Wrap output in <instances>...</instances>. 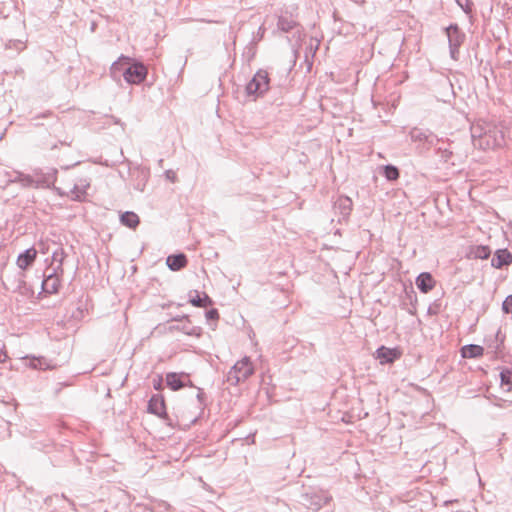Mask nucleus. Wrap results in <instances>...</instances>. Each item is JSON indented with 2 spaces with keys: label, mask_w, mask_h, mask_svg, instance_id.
Wrapping results in <instances>:
<instances>
[{
  "label": "nucleus",
  "mask_w": 512,
  "mask_h": 512,
  "mask_svg": "<svg viewBox=\"0 0 512 512\" xmlns=\"http://www.w3.org/2000/svg\"><path fill=\"white\" fill-rule=\"evenodd\" d=\"M160 386V382L158 384H155L154 387L157 389Z\"/></svg>",
  "instance_id": "a19ab883"
},
{
  "label": "nucleus",
  "mask_w": 512,
  "mask_h": 512,
  "mask_svg": "<svg viewBox=\"0 0 512 512\" xmlns=\"http://www.w3.org/2000/svg\"><path fill=\"white\" fill-rule=\"evenodd\" d=\"M148 411L160 417L165 415V403L163 398L159 395L152 396L148 403Z\"/></svg>",
  "instance_id": "2eb2a0df"
},
{
  "label": "nucleus",
  "mask_w": 512,
  "mask_h": 512,
  "mask_svg": "<svg viewBox=\"0 0 512 512\" xmlns=\"http://www.w3.org/2000/svg\"><path fill=\"white\" fill-rule=\"evenodd\" d=\"M197 398L200 402H202V398H203V392L201 389H198V394H197Z\"/></svg>",
  "instance_id": "e433bc0d"
},
{
  "label": "nucleus",
  "mask_w": 512,
  "mask_h": 512,
  "mask_svg": "<svg viewBox=\"0 0 512 512\" xmlns=\"http://www.w3.org/2000/svg\"><path fill=\"white\" fill-rule=\"evenodd\" d=\"M160 506H162V507H163L164 509H166V510L170 507V505H169L168 503H166V502H162V503L160 504Z\"/></svg>",
  "instance_id": "4c0bfd02"
},
{
  "label": "nucleus",
  "mask_w": 512,
  "mask_h": 512,
  "mask_svg": "<svg viewBox=\"0 0 512 512\" xmlns=\"http://www.w3.org/2000/svg\"><path fill=\"white\" fill-rule=\"evenodd\" d=\"M296 24L297 22L292 16L281 15L278 18L277 27L283 32H289L296 26Z\"/></svg>",
  "instance_id": "aec40b11"
},
{
  "label": "nucleus",
  "mask_w": 512,
  "mask_h": 512,
  "mask_svg": "<svg viewBox=\"0 0 512 512\" xmlns=\"http://www.w3.org/2000/svg\"><path fill=\"white\" fill-rule=\"evenodd\" d=\"M66 257L65 251L62 247H58L52 253V269L55 272L63 273V261Z\"/></svg>",
  "instance_id": "f3484780"
},
{
  "label": "nucleus",
  "mask_w": 512,
  "mask_h": 512,
  "mask_svg": "<svg viewBox=\"0 0 512 512\" xmlns=\"http://www.w3.org/2000/svg\"><path fill=\"white\" fill-rule=\"evenodd\" d=\"M502 308L505 313H510L512 315V295L506 297L502 304Z\"/></svg>",
  "instance_id": "a878e982"
},
{
  "label": "nucleus",
  "mask_w": 512,
  "mask_h": 512,
  "mask_svg": "<svg viewBox=\"0 0 512 512\" xmlns=\"http://www.w3.org/2000/svg\"><path fill=\"white\" fill-rule=\"evenodd\" d=\"M352 200L347 196H340L334 203V210L340 214L338 222L346 221L352 211Z\"/></svg>",
  "instance_id": "0eeeda50"
},
{
  "label": "nucleus",
  "mask_w": 512,
  "mask_h": 512,
  "mask_svg": "<svg viewBox=\"0 0 512 512\" xmlns=\"http://www.w3.org/2000/svg\"><path fill=\"white\" fill-rule=\"evenodd\" d=\"M184 378H188L185 373L170 372L166 375V383L172 390L176 391L185 386Z\"/></svg>",
  "instance_id": "ddd939ff"
},
{
  "label": "nucleus",
  "mask_w": 512,
  "mask_h": 512,
  "mask_svg": "<svg viewBox=\"0 0 512 512\" xmlns=\"http://www.w3.org/2000/svg\"><path fill=\"white\" fill-rule=\"evenodd\" d=\"M8 355L5 351H0V363L6 362Z\"/></svg>",
  "instance_id": "f704fd0d"
},
{
  "label": "nucleus",
  "mask_w": 512,
  "mask_h": 512,
  "mask_svg": "<svg viewBox=\"0 0 512 512\" xmlns=\"http://www.w3.org/2000/svg\"><path fill=\"white\" fill-rule=\"evenodd\" d=\"M30 365H31L32 368H35V369L42 368V362L39 359L38 360H33Z\"/></svg>",
  "instance_id": "473e14b6"
},
{
  "label": "nucleus",
  "mask_w": 512,
  "mask_h": 512,
  "mask_svg": "<svg viewBox=\"0 0 512 512\" xmlns=\"http://www.w3.org/2000/svg\"><path fill=\"white\" fill-rule=\"evenodd\" d=\"M72 194L75 199H80L84 194V190H81L78 185H75L72 190Z\"/></svg>",
  "instance_id": "c756f323"
},
{
  "label": "nucleus",
  "mask_w": 512,
  "mask_h": 512,
  "mask_svg": "<svg viewBox=\"0 0 512 512\" xmlns=\"http://www.w3.org/2000/svg\"><path fill=\"white\" fill-rule=\"evenodd\" d=\"M254 373V367L249 357L237 361L229 370L226 380L231 385H238Z\"/></svg>",
  "instance_id": "f03ea898"
},
{
  "label": "nucleus",
  "mask_w": 512,
  "mask_h": 512,
  "mask_svg": "<svg viewBox=\"0 0 512 512\" xmlns=\"http://www.w3.org/2000/svg\"><path fill=\"white\" fill-rule=\"evenodd\" d=\"M472 143L481 150H494L504 144L502 129L488 121L478 120L470 128Z\"/></svg>",
  "instance_id": "f257e3e1"
},
{
  "label": "nucleus",
  "mask_w": 512,
  "mask_h": 512,
  "mask_svg": "<svg viewBox=\"0 0 512 512\" xmlns=\"http://www.w3.org/2000/svg\"><path fill=\"white\" fill-rule=\"evenodd\" d=\"M59 273L55 272L52 269V272L49 273L45 279L42 281V290L45 293L53 294L58 292L59 286H60V280H59Z\"/></svg>",
  "instance_id": "1a4fd4ad"
},
{
  "label": "nucleus",
  "mask_w": 512,
  "mask_h": 512,
  "mask_svg": "<svg viewBox=\"0 0 512 512\" xmlns=\"http://www.w3.org/2000/svg\"><path fill=\"white\" fill-rule=\"evenodd\" d=\"M384 176L389 181H394L399 177L398 169L393 165H386L384 167Z\"/></svg>",
  "instance_id": "b1692460"
},
{
  "label": "nucleus",
  "mask_w": 512,
  "mask_h": 512,
  "mask_svg": "<svg viewBox=\"0 0 512 512\" xmlns=\"http://www.w3.org/2000/svg\"><path fill=\"white\" fill-rule=\"evenodd\" d=\"M508 137L512 140V126L508 129Z\"/></svg>",
  "instance_id": "58836bf2"
},
{
  "label": "nucleus",
  "mask_w": 512,
  "mask_h": 512,
  "mask_svg": "<svg viewBox=\"0 0 512 512\" xmlns=\"http://www.w3.org/2000/svg\"><path fill=\"white\" fill-rule=\"evenodd\" d=\"M439 150L441 152V157L444 159V161L448 162L451 160V156H452L453 152L450 149L445 148L442 150L440 148Z\"/></svg>",
  "instance_id": "cd10ccee"
},
{
  "label": "nucleus",
  "mask_w": 512,
  "mask_h": 512,
  "mask_svg": "<svg viewBox=\"0 0 512 512\" xmlns=\"http://www.w3.org/2000/svg\"><path fill=\"white\" fill-rule=\"evenodd\" d=\"M475 258L486 259L489 257L491 251L487 246H477L473 251Z\"/></svg>",
  "instance_id": "393cba45"
},
{
  "label": "nucleus",
  "mask_w": 512,
  "mask_h": 512,
  "mask_svg": "<svg viewBox=\"0 0 512 512\" xmlns=\"http://www.w3.org/2000/svg\"><path fill=\"white\" fill-rule=\"evenodd\" d=\"M120 221L123 225L129 228H136L139 225V217L136 213L131 211H126L120 216Z\"/></svg>",
  "instance_id": "a211bd4d"
},
{
  "label": "nucleus",
  "mask_w": 512,
  "mask_h": 512,
  "mask_svg": "<svg viewBox=\"0 0 512 512\" xmlns=\"http://www.w3.org/2000/svg\"><path fill=\"white\" fill-rule=\"evenodd\" d=\"M416 285L421 292L427 293L434 288L435 281L430 273L423 272L416 278Z\"/></svg>",
  "instance_id": "9b49d317"
},
{
  "label": "nucleus",
  "mask_w": 512,
  "mask_h": 512,
  "mask_svg": "<svg viewBox=\"0 0 512 512\" xmlns=\"http://www.w3.org/2000/svg\"><path fill=\"white\" fill-rule=\"evenodd\" d=\"M512 262V255L507 249L498 250L492 258L491 264L493 267L500 269L505 265Z\"/></svg>",
  "instance_id": "4468645a"
},
{
  "label": "nucleus",
  "mask_w": 512,
  "mask_h": 512,
  "mask_svg": "<svg viewBox=\"0 0 512 512\" xmlns=\"http://www.w3.org/2000/svg\"><path fill=\"white\" fill-rule=\"evenodd\" d=\"M452 501H445L444 504L445 505H448L449 503H451Z\"/></svg>",
  "instance_id": "79ce46f5"
},
{
  "label": "nucleus",
  "mask_w": 512,
  "mask_h": 512,
  "mask_svg": "<svg viewBox=\"0 0 512 512\" xmlns=\"http://www.w3.org/2000/svg\"><path fill=\"white\" fill-rule=\"evenodd\" d=\"M147 76V68L142 63L129 64L123 68V77L129 84H140Z\"/></svg>",
  "instance_id": "39448f33"
},
{
  "label": "nucleus",
  "mask_w": 512,
  "mask_h": 512,
  "mask_svg": "<svg viewBox=\"0 0 512 512\" xmlns=\"http://www.w3.org/2000/svg\"><path fill=\"white\" fill-rule=\"evenodd\" d=\"M195 296H190V303L195 307H207L212 304V300L210 297L203 293L202 295L198 294L197 291H195Z\"/></svg>",
  "instance_id": "412c9836"
},
{
  "label": "nucleus",
  "mask_w": 512,
  "mask_h": 512,
  "mask_svg": "<svg viewBox=\"0 0 512 512\" xmlns=\"http://www.w3.org/2000/svg\"><path fill=\"white\" fill-rule=\"evenodd\" d=\"M410 138L413 142L427 144L429 147L435 145L438 141L437 137L432 132L420 128L411 129Z\"/></svg>",
  "instance_id": "423d86ee"
},
{
  "label": "nucleus",
  "mask_w": 512,
  "mask_h": 512,
  "mask_svg": "<svg viewBox=\"0 0 512 512\" xmlns=\"http://www.w3.org/2000/svg\"><path fill=\"white\" fill-rule=\"evenodd\" d=\"M457 4L464 10H466L465 8L468 7V0H456Z\"/></svg>",
  "instance_id": "72a5a7b5"
},
{
  "label": "nucleus",
  "mask_w": 512,
  "mask_h": 512,
  "mask_svg": "<svg viewBox=\"0 0 512 512\" xmlns=\"http://www.w3.org/2000/svg\"><path fill=\"white\" fill-rule=\"evenodd\" d=\"M501 387L506 391H512V371L509 369L500 372Z\"/></svg>",
  "instance_id": "5701e85b"
},
{
  "label": "nucleus",
  "mask_w": 512,
  "mask_h": 512,
  "mask_svg": "<svg viewBox=\"0 0 512 512\" xmlns=\"http://www.w3.org/2000/svg\"><path fill=\"white\" fill-rule=\"evenodd\" d=\"M219 313L216 309H211L206 312V318L209 320L218 319Z\"/></svg>",
  "instance_id": "c85d7f7f"
},
{
  "label": "nucleus",
  "mask_w": 512,
  "mask_h": 512,
  "mask_svg": "<svg viewBox=\"0 0 512 512\" xmlns=\"http://www.w3.org/2000/svg\"><path fill=\"white\" fill-rule=\"evenodd\" d=\"M165 177H166L167 180H169L171 182H175L176 181V173L173 170H166L165 171Z\"/></svg>",
  "instance_id": "7c9ffc66"
},
{
  "label": "nucleus",
  "mask_w": 512,
  "mask_h": 512,
  "mask_svg": "<svg viewBox=\"0 0 512 512\" xmlns=\"http://www.w3.org/2000/svg\"><path fill=\"white\" fill-rule=\"evenodd\" d=\"M396 349L381 346L376 350V358L379 359L381 364L392 363L398 357Z\"/></svg>",
  "instance_id": "f8f14e48"
},
{
  "label": "nucleus",
  "mask_w": 512,
  "mask_h": 512,
  "mask_svg": "<svg viewBox=\"0 0 512 512\" xmlns=\"http://www.w3.org/2000/svg\"><path fill=\"white\" fill-rule=\"evenodd\" d=\"M308 498H310V500H311L309 502V505H310V508L313 510L320 509L329 500V498L327 496H321V495H317V494H313L311 496L306 494V499H308Z\"/></svg>",
  "instance_id": "4be33fe9"
},
{
  "label": "nucleus",
  "mask_w": 512,
  "mask_h": 512,
  "mask_svg": "<svg viewBox=\"0 0 512 512\" xmlns=\"http://www.w3.org/2000/svg\"><path fill=\"white\" fill-rule=\"evenodd\" d=\"M37 250L34 247L26 249L23 253L19 254L17 257V266L25 270L27 269L36 259Z\"/></svg>",
  "instance_id": "9d476101"
},
{
  "label": "nucleus",
  "mask_w": 512,
  "mask_h": 512,
  "mask_svg": "<svg viewBox=\"0 0 512 512\" xmlns=\"http://www.w3.org/2000/svg\"><path fill=\"white\" fill-rule=\"evenodd\" d=\"M122 61H125V62H127V64H129L130 58L122 57L119 59L118 62L113 63L112 68H111L113 72H115L118 69L120 70V66L123 65Z\"/></svg>",
  "instance_id": "bb28decb"
},
{
  "label": "nucleus",
  "mask_w": 512,
  "mask_h": 512,
  "mask_svg": "<svg viewBox=\"0 0 512 512\" xmlns=\"http://www.w3.org/2000/svg\"><path fill=\"white\" fill-rule=\"evenodd\" d=\"M505 403H507V401H503V404H501V403H495V405H496V406H498V407H504V406H505V405H504Z\"/></svg>",
  "instance_id": "ea45409f"
},
{
  "label": "nucleus",
  "mask_w": 512,
  "mask_h": 512,
  "mask_svg": "<svg viewBox=\"0 0 512 512\" xmlns=\"http://www.w3.org/2000/svg\"><path fill=\"white\" fill-rule=\"evenodd\" d=\"M445 32L448 39L450 57L456 61L459 59V48L464 43L466 35L457 24L449 25L445 28Z\"/></svg>",
  "instance_id": "20e7f679"
},
{
  "label": "nucleus",
  "mask_w": 512,
  "mask_h": 512,
  "mask_svg": "<svg viewBox=\"0 0 512 512\" xmlns=\"http://www.w3.org/2000/svg\"><path fill=\"white\" fill-rule=\"evenodd\" d=\"M166 264L172 271H178L186 266L187 259L184 254L170 255L166 259Z\"/></svg>",
  "instance_id": "dca6fc26"
},
{
  "label": "nucleus",
  "mask_w": 512,
  "mask_h": 512,
  "mask_svg": "<svg viewBox=\"0 0 512 512\" xmlns=\"http://www.w3.org/2000/svg\"><path fill=\"white\" fill-rule=\"evenodd\" d=\"M55 175H56V171H53L51 174L48 175V178L46 180L42 181V183L47 184V185H49L50 183H53L54 179H55Z\"/></svg>",
  "instance_id": "2f4dec72"
},
{
  "label": "nucleus",
  "mask_w": 512,
  "mask_h": 512,
  "mask_svg": "<svg viewBox=\"0 0 512 512\" xmlns=\"http://www.w3.org/2000/svg\"><path fill=\"white\" fill-rule=\"evenodd\" d=\"M462 356L464 358H477L483 355V347L475 344H469L462 348Z\"/></svg>",
  "instance_id": "6ab92c4d"
},
{
  "label": "nucleus",
  "mask_w": 512,
  "mask_h": 512,
  "mask_svg": "<svg viewBox=\"0 0 512 512\" xmlns=\"http://www.w3.org/2000/svg\"><path fill=\"white\" fill-rule=\"evenodd\" d=\"M269 75L266 70H258L253 78L246 85V93L248 96L255 98L263 96L269 89Z\"/></svg>",
  "instance_id": "7ed1b4c3"
},
{
  "label": "nucleus",
  "mask_w": 512,
  "mask_h": 512,
  "mask_svg": "<svg viewBox=\"0 0 512 512\" xmlns=\"http://www.w3.org/2000/svg\"><path fill=\"white\" fill-rule=\"evenodd\" d=\"M199 331H200V329H199V328H195V327H194V328H192L190 331H187L186 333H187L188 335H197V336H198V335L200 334V332H199Z\"/></svg>",
  "instance_id": "c9c22d12"
},
{
  "label": "nucleus",
  "mask_w": 512,
  "mask_h": 512,
  "mask_svg": "<svg viewBox=\"0 0 512 512\" xmlns=\"http://www.w3.org/2000/svg\"><path fill=\"white\" fill-rule=\"evenodd\" d=\"M9 183H19L22 187H31L41 182L40 180H34L32 176L14 171L13 173H7Z\"/></svg>",
  "instance_id": "6e6552de"
}]
</instances>
